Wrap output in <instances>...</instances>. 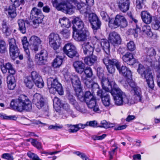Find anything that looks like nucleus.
<instances>
[{"instance_id":"nucleus-1","label":"nucleus","mask_w":160,"mask_h":160,"mask_svg":"<svg viewBox=\"0 0 160 160\" xmlns=\"http://www.w3.org/2000/svg\"><path fill=\"white\" fill-rule=\"evenodd\" d=\"M102 84L103 89H98L97 92V96L101 99L103 104L106 107H108L110 104L111 100L109 95V93H110L113 96L115 104L117 105L115 103L113 92H114V90L116 91L114 88L115 85L117 86V88H119L118 85L114 81H110L108 78L103 79Z\"/></svg>"},{"instance_id":"nucleus-2","label":"nucleus","mask_w":160,"mask_h":160,"mask_svg":"<svg viewBox=\"0 0 160 160\" xmlns=\"http://www.w3.org/2000/svg\"><path fill=\"white\" fill-rule=\"evenodd\" d=\"M103 62L105 65L108 72L113 77V74L115 71V67L116 66L118 70L119 73L122 74L126 79L130 78L132 76V73L130 69L126 66H122L120 67V63L116 59H110L107 57L102 59Z\"/></svg>"},{"instance_id":"nucleus-3","label":"nucleus","mask_w":160,"mask_h":160,"mask_svg":"<svg viewBox=\"0 0 160 160\" xmlns=\"http://www.w3.org/2000/svg\"><path fill=\"white\" fill-rule=\"evenodd\" d=\"M115 87L114 88L116 91L114 90V92H113V93L114 94L115 103L117 106H121L126 104L130 105L137 102L142 101V95L128 97L119 88H117L116 85Z\"/></svg>"},{"instance_id":"nucleus-4","label":"nucleus","mask_w":160,"mask_h":160,"mask_svg":"<svg viewBox=\"0 0 160 160\" xmlns=\"http://www.w3.org/2000/svg\"><path fill=\"white\" fill-rule=\"evenodd\" d=\"M23 48L26 54V57L28 61L30 62L32 61L30 55V52L28 48L29 44H30V48L32 50L37 52L38 50V46L41 44L42 42L40 38L36 36H32L31 37L29 42L27 40L26 37H24L22 40Z\"/></svg>"},{"instance_id":"nucleus-5","label":"nucleus","mask_w":160,"mask_h":160,"mask_svg":"<svg viewBox=\"0 0 160 160\" xmlns=\"http://www.w3.org/2000/svg\"><path fill=\"white\" fill-rule=\"evenodd\" d=\"M10 106L12 109L20 112L23 110L29 111L32 107L28 97L23 95H20L18 99L12 100Z\"/></svg>"},{"instance_id":"nucleus-6","label":"nucleus","mask_w":160,"mask_h":160,"mask_svg":"<svg viewBox=\"0 0 160 160\" xmlns=\"http://www.w3.org/2000/svg\"><path fill=\"white\" fill-rule=\"evenodd\" d=\"M137 71L141 77L145 79L148 87L153 90L154 83L151 70L149 68H146L142 64H139Z\"/></svg>"},{"instance_id":"nucleus-7","label":"nucleus","mask_w":160,"mask_h":160,"mask_svg":"<svg viewBox=\"0 0 160 160\" xmlns=\"http://www.w3.org/2000/svg\"><path fill=\"white\" fill-rule=\"evenodd\" d=\"M53 6L58 11L69 14L73 13L75 7L66 0H52Z\"/></svg>"},{"instance_id":"nucleus-8","label":"nucleus","mask_w":160,"mask_h":160,"mask_svg":"<svg viewBox=\"0 0 160 160\" xmlns=\"http://www.w3.org/2000/svg\"><path fill=\"white\" fill-rule=\"evenodd\" d=\"M33 97L32 103L38 109H42L43 112L48 113L49 112L48 106L45 102L43 96L40 94L36 93Z\"/></svg>"},{"instance_id":"nucleus-9","label":"nucleus","mask_w":160,"mask_h":160,"mask_svg":"<svg viewBox=\"0 0 160 160\" xmlns=\"http://www.w3.org/2000/svg\"><path fill=\"white\" fill-rule=\"evenodd\" d=\"M47 84L50 93L54 94L57 92L60 95L63 94V91L61 85L57 79L50 78L47 80Z\"/></svg>"},{"instance_id":"nucleus-10","label":"nucleus","mask_w":160,"mask_h":160,"mask_svg":"<svg viewBox=\"0 0 160 160\" xmlns=\"http://www.w3.org/2000/svg\"><path fill=\"white\" fill-rule=\"evenodd\" d=\"M128 25L126 19L123 16L119 14L117 15L114 19L109 20V27L112 29H115L120 26L122 28L126 27Z\"/></svg>"},{"instance_id":"nucleus-11","label":"nucleus","mask_w":160,"mask_h":160,"mask_svg":"<svg viewBox=\"0 0 160 160\" xmlns=\"http://www.w3.org/2000/svg\"><path fill=\"white\" fill-rule=\"evenodd\" d=\"M30 17L33 20L32 25L35 28H37L42 22L44 18L41 10L36 7L33 8L32 9Z\"/></svg>"},{"instance_id":"nucleus-12","label":"nucleus","mask_w":160,"mask_h":160,"mask_svg":"<svg viewBox=\"0 0 160 160\" xmlns=\"http://www.w3.org/2000/svg\"><path fill=\"white\" fill-rule=\"evenodd\" d=\"M73 35L75 40L79 41L90 40L91 38L89 32L85 29H81L78 32V31L73 32Z\"/></svg>"},{"instance_id":"nucleus-13","label":"nucleus","mask_w":160,"mask_h":160,"mask_svg":"<svg viewBox=\"0 0 160 160\" xmlns=\"http://www.w3.org/2000/svg\"><path fill=\"white\" fill-rule=\"evenodd\" d=\"M89 21L92 25V28L95 34L97 31L100 29L102 23L97 16L94 13L89 14Z\"/></svg>"},{"instance_id":"nucleus-14","label":"nucleus","mask_w":160,"mask_h":160,"mask_svg":"<svg viewBox=\"0 0 160 160\" xmlns=\"http://www.w3.org/2000/svg\"><path fill=\"white\" fill-rule=\"evenodd\" d=\"M63 50L64 53L70 58L79 56L76 47L71 43L66 44L63 47Z\"/></svg>"},{"instance_id":"nucleus-15","label":"nucleus","mask_w":160,"mask_h":160,"mask_svg":"<svg viewBox=\"0 0 160 160\" xmlns=\"http://www.w3.org/2000/svg\"><path fill=\"white\" fill-rule=\"evenodd\" d=\"M50 46L54 50L59 48L61 43V40L58 34L52 33L48 37Z\"/></svg>"},{"instance_id":"nucleus-16","label":"nucleus","mask_w":160,"mask_h":160,"mask_svg":"<svg viewBox=\"0 0 160 160\" xmlns=\"http://www.w3.org/2000/svg\"><path fill=\"white\" fill-rule=\"evenodd\" d=\"M48 56V54L46 50L43 49L39 53L35 55V60L38 65H44L47 62Z\"/></svg>"},{"instance_id":"nucleus-17","label":"nucleus","mask_w":160,"mask_h":160,"mask_svg":"<svg viewBox=\"0 0 160 160\" xmlns=\"http://www.w3.org/2000/svg\"><path fill=\"white\" fill-rule=\"evenodd\" d=\"M108 41L113 45L115 48H116L121 42V39L120 35L117 32H113L109 34Z\"/></svg>"},{"instance_id":"nucleus-18","label":"nucleus","mask_w":160,"mask_h":160,"mask_svg":"<svg viewBox=\"0 0 160 160\" xmlns=\"http://www.w3.org/2000/svg\"><path fill=\"white\" fill-rule=\"evenodd\" d=\"M8 41L10 56L13 57H17L18 55L19 49L17 46L16 40L14 38H9Z\"/></svg>"},{"instance_id":"nucleus-19","label":"nucleus","mask_w":160,"mask_h":160,"mask_svg":"<svg viewBox=\"0 0 160 160\" xmlns=\"http://www.w3.org/2000/svg\"><path fill=\"white\" fill-rule=\"evenodd\" d=\"M30 77L33 82L38 87L40 88L43 87L44 83L41 77L37 72L36 71L32 72Z\"/></svg>"},{"instance_id":"nucleus-20","label":"nucleus","mask_w":160,"mask_h":160,"mask_svg":"<svg viewBox=\"0 0 160 160\" xmlns=\"http://www.w3.org/2000/svg\"><path fill=\"white\" fill-rule=\"evenodd\" d=\"M73 25L72 27L73 32H76L82 29L84 27V23L81 18L78 17H75L72 21Z\"/></svg>"},{"instance_id":"nucleus-21","label":"nucleus","mask_w":160,"mask_h":160,"mask_svg":"<svg viewBox=\"0 0 160 160\" xmlns=\"http://www.w3.org/2000/svg\"><path fill=\"white\" fill-rule=\"evenodd\" d=\"M85 101L88 108L92 109L94 112H97L98 113L100 112V110L97 103L95 97Z\"/></svg>"},{"instance_id":"nucleus-22","label":"nucleus","mask_w":160,"mask_h":160,"mask_svg":"<svg viewBox=\"0 0 160 160\" xmlns=\"http://www.w3.org/2000/svg\"><path fill=\"white\" fill-rule=\"evenodd\" d=\"M130 3V0H118L119 8L122 12H126L129 8Z\"/></svg>"},{"instance_id":"nucleus-23","label":"nucleus","mask_w":160,"mask_h":160,"mask_svg":"<svg viewBox=\"0 0 160 160\" xmlns=\"http://www.w3.org/2000/svg\"><path fill=\"white\" fill-rule=\"evenodd\" d=\"M71 80L72 85L75 91L76 92L78 91L80 94L81 91V82L79 77L77 75H75L72 78Z\"/></svg>"},{"instance_id":"nucleus-24","label":"nucleus","mask_w":160,"mask_h":160,"mask_svg":"<svg viewBox=\"0 0 160 160\" xmlns=\"http://www.w3.org/2000/svg\"><path fill=\"white\" fill-rule=\"evenodd\" d=\"M0 66L1 70L3 73H6L7 70H8V72L10 74H14L15 73V70L10 63H6L5 65L4 64H1Z\"/></svg>"},{"instance_id":"nucleus-25","label":"nucleus","mask_w":160,"mask_h":160,"mask_svg":"<svg viewBox=\"0 0 160 160\" xmlns=\"http://www.w3.org/2000/svg\"><path fill=\"white\" fill-rule=\"evenodd\" d=\"M123 61L130 65H133L136 62L132 54L127 52L122 57Z\"/></svg>"},{"instance_id":"nucleus-26","label":"nucleus","mask_w":160,"mask_h":160,"mask_svg":"<svg viewBox=\"0 0 160 160\" xmlns=\"http://www.w3.org/2000/svg\"><path fill=\"white\" fill-rule=\"evenodd\" d=\"M73 65L76 71L78 73L82 74L83 72L85 66L82 61H76L73 62Z\"/></svg>"},{"instance_id":"nucleus-27","label":"nucleus","mask_w":160,"mask_h":160,"mask_svg":"<svg viewBox=\"0 0 160 160\" xmlns=\"http://www.w3.org/2000/svg\"><path fill=\"white\" fill-rule=\"evenodd\" d=\"M67 97L69 103L72 105L77 110L82 112L78 105V102L73 96L70 93H68Z\"/></svg>"},{"instance_id":"nucleus-28","label":"nucleus","mask_w":160,"mask_h":160,"mask_svg":"<svg viewBox=\"0 0 160 160\" xmlns=\"http://www.w3.org/2000/svg\"><path fill=\"white\" fill-rule=\"evenodd\" d=\"M109 43H110L109 42H108L106 39H102L100 41L101 46L107 55V56H106V57L105 58L107 57L108 58V56L109 55L110 53V45Z\"/></svg>"},{"instance_id":"nucleus-29","label":"nucleus","mask_w":160,"mask_h":160,"mask_svg":"<svg viewBox=\"0 0 160 160\" xmlns=\"http://www.w3.org/2000/svg\"><path fill=\"white\" fill-rule=\"evenodd\" d=\"M141 16L142 21L145 23L149 24L151 22L152 16L147 11H142L141 13Z\"/></svg>"},{"instance_id":"nucleus-30","label":"nucleus","mask_w":160,"mask_h":160,"mask_svg":"<svg viewBox=\"0 0 160 160\" xmlns=\"http://www.w3.org/2000/svg\"><path fill=\"white\" fill-rule=\"evenodd\" d=\"M18 23L19 30L22 33H25L28 22V21H24L22 19H19L18 21Z\"/></svg>"},{"instance_id":"nucleus-31","label":"nucleus","mask_w":160,"mask_h":160,"mask_svg":"<svg viewBox=\"0 0 160 160\" xmlns=\"http://www.w3.org/2000/svg\"><path fill=\"white\" fill-rule=\"evenodd\" d=\"M59 22L62 28H69L71 26V22L69 19L66 17H63L59 19Z\"/></svg>"},{"instance_id":"nucleus-32","label":"nucleus","mask_w":160,"mask_h":160,"mask_svg":"<svg viewBox=\"0 0 160 160\" xmlns=\"http://www.w3.org/2000/svg\"><path fill=\"white\" fill-rule=\"evenodd\" d=\"M78 98L81 101H85L91 99L92 98H95L92 94L90 91H86L84 94V96L83 97L79 95Z\"/></svg>"},{"instance_id":"nucleus-33","label":"nucleus","mask_w":160,"mask_h":160,"mask_svg":"<svg viewBox=\"0 0 160 160\" xmlns=\"http://www.w3.org/2000/svg\"><path fill=\"white\" fill-rule=\"evenodd\" d=\"M17 7L14 5H11L9 7L8 11V16L11 18H14L17 15L16 13V8Z\"/></svg>"},{"instance_id":"nucleus-34","label":"nucleus","mask_w":160,"mask_h":160,"mask_svg":"<svg viewBox=\"0 0 160 160\" xmlns=\"http://www.w3.org/2000/svg\"><path fill=\"white\" fill-rule=\"evenodd\" d=\"M142 31L143 34H146L149 37L153 36L152 32L151 31V28L150 26L146 25L142 27Z\"/></svg>"},{"instance_id":"nucleus-35","label":"nucleus","mask_w":160,"mask_h":160,"mask_svg":"<svg viewBox=\"0 0 160 160\" xmlns=\"http://www.w3.org/2000/svg\"><path fill=\"white\" fill-rule=\"evenodd\" d=\"M63 58L61 56H58L53 62L52 66L55 68H59L62 64Z\"/></svg>"},{"instance_id":"nucleus-36","label":"nucleus","mask_w":160,"mask_h":160,"mask_svg":"<svg viewBox=\"0 0 160 160\" xmlns=\"http://www.w3.org/2000/svg\"><path fill=\"white\" fill-rule=\"evenodd\" d=\"M24 82L26 86L29 89L32 87L34 83L31 80L30 77H25L24 80Z\"/></svg>"},{"instance_id":"nucleus-37","label":"nucleus","mask_w":160,"mask_h":160,"mask_svg":"<svg viewBox=\"0 0 160 160\" xmlns=\"http://www.w3.org/2000/svg\"><path fill=\"white\" fill-rule=\"evenodd\" d=\"M84 46L86 49H89L90 51H94V45L89 41H86L82 44V48H83Z\"/></svg>"},{"instance_id":"nucleus-38","label":"nucleus","mask_w":160,"mask_h":160,"mask_svg":"<svg viewBox=\"0 0 160 160\" xmlns=\"http://www.w3.org/2000/svg\"><path fill=\"white\" fill-rule=\"evenodd\" d=\"M101 124V125L99 126V127L105 128H112L114 126V123L108 122L105 120L102 121Z\"/></svg>"},{"instance_id":"nucleus-39","label":"nucleus","mask_w":160,"mask_h":160,"mask_svg":"<svg viewBox=\"0 0 160 160\" xmlns=\"http://www.w3.org/2000/svg\"><path fill=\"white\" fill-rule=\"evenodd\" d=\"M146 0H136V9L137 10L144 9L145 8L144 2Z\"/></svg>"},{"instance_id":"nucleus-40","label":"nucleus","mask_w":160,"mask_h":160,"mask_svg":"<svg viewBox=\"0 0 160 160\" xmlns=\"http://www.w3.org/2000/svg\"><path fill=\"white\" fill-rule=\"evenodd\" d=\"M83 81V83L85 86L88 88H90L92 87V84L93 81L92 80H90L87 79L86 77H84L83 76L81 77Z\"/></svg>"},{"instance_id":"nucleus-41","label":"nucleus","mask_w":160,"mask_h":160,"mask_svg":"<svg viewBox=\"0 0 160 160\" xmlns=\"http://www.w3.org/2000/svg\"><path fill=\"white\" fill-rule=\"evenodd\" d=\"M147 54L150 57H153L156 55V52L155 50L153 48H146Z\"/></svg>"},{"instance_id":"nucleus-42","label":"nucleus","mask_w":160,"mask_h":160,"mask_svg":"<svg viewBox=\"0 0 160 160\" xmlns=\"http://www.w3.org/2000/svg\"><path fill=\"white\" fill-rule=\"evenodd\" d=\"M83 72L85 74L84 77H86V78L87 77L91 78L93 75L92 70L89 67H85Z\"/></svg>"},{"instance_id":"nucleus-43","label":"nucleus","mask_w":160,"mask_h":160,"mask_svg":"<svg viewBox=\"0 0 160 160\" xmlns=\"http://www.w3.org/2000/svg\"><path fill=\"white\" fill-rule=\"evenodd\" d=\"M7 46L6 42L3 40H0V52L4 53L7 51Z\"/></svg>"},{"instance_id":"nucleus-44","label":"nucleus","mask_w":160,"mask_h":160,"mask_svg":"<svg viewBox=\"0 0 160 160\" xmlns=\"http://www.w3.org/2000/svg\"><path fill=\"white\" fill-rule=\"evenodd\" d=\"M152 27L155 30H157L160 28V20L158 19H155L152 24Z\"/></svg>"},{"instance_id":"nucleus-45","label":"nucleus","mask_w":160,"mask_h":160,"mask_svg":"<svg viewBox=\"0 0 160 160\" xmlns=\"http://www.w3.org/2000/svg\"><path fill=\"white\" fill-rule=\"evenodd\" d=\"M127 47L128 50L132 51L136 48L135 45L133 41H130L127 43Z\"/></svg>"},{"instance_id":"nucleus-46","label":"nucleus","mask_w":160,"mask_h":160,"mask_svg":"<svg viewBox=\"0 0 160 160\" xmlns=\"http://www.w3.org/2000/svg\"><path fill=\"white\" fill-rule=\"evenodd\" d=\"M54 106L61 107L62 106V104L60 99L57 97H55L53 99Z\"/></svg>"},{"instance_id":"nucleus-47","label":"nucleus","mask_w":160,"mask_h":160,"mask_svg":"<svg viewBox=\"0 0 160 160\" xmlns=\"http://www.w3.org/2000/svg\"><path fill=\"white\" fill-rule=\"evenodd\" d=\"M126 80L127 83L132 88H134L137 87L136 83L132 79V76H131V78H128L126 79Z\"/></svg>"},{"instance_id":"nucleus-48","label":"nucleus","mask_w":160,"mask_h":160,"mask_svg":"<svg viewBox=\"0 0 160 160\" xmlns=\"http://www.w3.org/2000/svg\"><path fill=\"white\" fill-rule=\"evenodd\" d=\"M31 143L34 146L36 147L38 149L42 148L41 143L35 139H32Z\"/></svg>"},{"instance_id":"nucleus-49","label":"nucleus","mask_w":160,"mask_h":160,"mask_svg":"<svg viewBox=\"0 0 160 160\" xmlns=\"http://www.w3.org/2000/svg\"><path fill=\"white\" fill-rule=\"evenodd\" d=\"M61 33L65 38H68L70 36L69 30L67 29H63L61 31Z\"/></svg>"},{"instance_id":"nucleus-50","label":"nucleus","mask_w":160,"mask_h":160,"mask_svg":"<svg viewBox=\"0 0 160 160\" xmlns=\"http://www.w3.org/2000/svg\"><path fill=\"white\" fill-rule=\"evenodd\" d=\"M27 154L28 156L30 158H32L33 160H41L34 153L29 152Z\"/></svg>"},{"instance_id":"nucleus-51","label":"nucleus","mask_w":160,"mask_h":160,"mask_svg":"<svg viewBox=\"0 0 160 160\" xmlns=\"http://www.w3.org/2000/svg\"><path fill=\"white\" fill-rule=\"evenodd\" d=\"M2 31L10 28L8 23L5 20L2 21Z\"/></svg>"},{"instance_id":"nucleus-52","label":"nucleus","mask_w":160,"mask_h":160,"mask_svg":"<svg viewBox=\"0 0 160 160\" xmlns=\"http://www.w3.org/2000/svg\"><path fill=\"white\" fill-rule=\"evenodd\" d=\"M100 14L102 19L105 21H107L108 19H109V16L105 12L102 11L100 12Z\"/></svg>"},{"instance_id":"nucleus-53","label":"nucleus","mask_w":160,"mask_h":160,"mask_svg":"<svg viewBox=\"0 0 160 160\" xmlns=\"http://www.w3.org/2000/svg\"><path fill=\"white\" fill-rule=\"evenodd\" d=\"M88 126V124H83L82 123H79L78 124L73 125V127L76 128L78 129V130L80 129H84L86 127Z\"/></svg>"},{"instance_id":"nucleus-54","label":"nucleus","mask_w":160,"mask_h":160,"mask_svg":"<svg viewBox=\"0 0 160 160\" xmlns=\"http://www.w3.org/2000/svg\"><path fill=\"white\" fill-rule=\"evenodd\" d=\"M2 157L3 158L5 159L8 160H13L12 156L8 153L3 154L2 155Z\"/></svg>"},{"instance_id":"nucleus-55","label":"nucleus","mask_w":160,"mask_h":160,"mask_svg":"<svg viewBox=\"0 0 160 160\" xmlns=\"http://www.w3.org/2000/svg\"><path fill=\"white\" fill-rule=\"evenodd\" d=\"M13 74H11L8 75L7 77V82H16L14 77Z\"/></svg>"},{"instance_id":"nucleus-56","label":"nucleus","mask_w":160,"mask_h":160,"mask_svg":"<svg viewBox=\"0 0 160 160\" xmlns=\"http://www.w3.org/2000/svg\"><path fill=\"white\" fill-rule=\"evenodd\" d=\"M7 83L8 88L10 90H13L16 85L15 82H7Z\"/></svg>"},{"instance_id":"nucleus-57","label":"nucleus","mask_w":160,"mask_h":160,"mask_svg":"<svg viewBox=\"0 0 160 160\" xmlns=\"http://www.w3.org/2000/svg\"><path fill=\"white\" fill-rule=\"evenodd\" d=\"M84 54L88 56H90L92 55L93 51H90L89 49H86V48L84 47L83 48H82Z\"/></svg>"},{"instance_id":"nucleus-58","label":"nucleus","mask_w":160,"mask_h":160,"mask_svg":"<svg viewBox=\"0 0 160 160\" xmlns=\"http://www.w3.org/2000/svg\"><path fill=\"white\" fill-rule=\"evenodd\" d=\"M133 90L134 92V95H141V89L139 87H136L133 88Z\"/></svg>"},{"instance_id":"nucleus-59","label":"nucleus","mask_w":160,"mask_h":160,"mask_svg":"<svg viewBox=\"0 0 160 160\" xmlns=\"http://www.w3.org/2000/svg\"><path fill=\"white\" fill-rule=\"evenodd\" d=\"M62 127H63L62 125L60 126H57L56 125H50L48 127V129L49 130L51 129H54L56 130H57L58 129H61Z\"/></svg>"},{"instance_id":"nucleus-60","label":"nucleus","mask_w":160,"mask_h":160,"mask_svg":"<svg viewBox=\"0 0 160 160\" xmlns=\"http://www.w3.org/2000/svg\"><path fill=\"white\" fill-rule=\"evenodd\" d=\"M84 62L86 64L89 66H92L93 65L92 61L90 59L89 57H85L84 59Z\"/></svg>"},{"instance_id":"nucleus-61","label":"nucleus","mask_w":160,"mask_h":160,"mask_svg":"<svg viewBox=\"0 0 160 160\" xmlns=\"http://www.w3.org/2000/svg\"><path fill=\"white\" fill-rule=\"evenodd\" d=\"M2 32L5 36L6 37H8L11 35L12 31L9 28L2 31Z\"/></svg>"},{"instance_id":"nucleus-62","label":"nucleus","mask_w":160,"mask_h":160,"mask_svg":"<svg viewBox=\"0 0 160 160\" xmlns=\"http://www.w3.org/2000/svg\"><path fill=\"white\" fill-rule=\"evenodd\" d=\"M91 88H92V90L93 91H94L96 90V89H98H98H100L98 84L93 82L92 83V87H91Z\"/></svg>"},{"instance_id":"nucleus-63","label":"nucleus","mask_w":160,"mask_h":160,"mask_svg":"<svg viewBox=\"0 0 160 160\" xmlns=\"http://www.w3.org/2000/svg\"><path fill=\"white\" fill-rule=\"evenodd\" d=\"M89 57L90 59L91 60V61H92L93 65L97 62L98 58L97 56L95 55H91V57Z\"/></svg>"},{"instance_id":"nucleus-64","label":"nucleus","mask_w":160,"mask_h":160,"mask_svg":"<svg viewBox=\"0 0 160 160\" xmlns=\"http://www.w3.org/2000/svg\"><path fill=\"white\" fill-rule=\"evenodd\" d=\"M86 124H88V126L89 125L91 127H95L97 126V122L95 121H90L89 122H87Z\"/></svg>"}]
</instances>
